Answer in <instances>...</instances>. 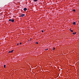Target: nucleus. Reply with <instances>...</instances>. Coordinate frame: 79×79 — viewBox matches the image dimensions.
<instances>
[{
	"mask_svg": "<svg viewBox=\"0 0 79 79\" xmlns=\"http://www.w3.org/2000/svg\"><path fill=\"white\" fill-rule=\"evenodd\" d=\"M9 21H10L11 23H13V22H15V20L12 19H10L9 20Z\"/></svg>",
	"mask_w": 79,
	"mask_h": 79,
	"instance_id": "nucleus-1",
	"label": "nucleus"
},
{
	"mask_svg": "<svg viewBox=\"0 0 79 79\" xmlns=\"http://www.w3.org/2000/svg\"><path fill=\"white\" fill-rule=\"evenodd\" d=\"M25 16V15L24 14H23L20 15V17H24V16Z\"/></svg>",
	"mask_w": 79,
	"mask_h": 79,
	"instance_id": "nucleus-2",
	"label": "nucleus"
},
{
	"mask_svg": "<svg viewBox=\"0 0 79 79\" xmlns=\"http://www.w3.org/2000/svg\"><path fill=\"white\" fill-rule=\"evenodd\" d=\"M23 10H24V11H26L27 10V8H25L23 9Z\"/></svg>",
	"mask_w": 79,
	"mask_h": 79,
	"instance_id": "nucleus-3",
	"label": "nucleus"
},
{
	"mask_svg": "<svg viewBox=\"0 0 79 79\" xmlns=\"http://www.w3.org/2000/svg\"><path fill=\"white\" fill-rule=\"evenodd\" d=\"M13 51H14V50H12L11 51H9V53H12V52H13Z\"/></svg>",
	"mask_w": 79,
	"mask_h": 79,
	"instance_id": "nucleus-4",
	"label": "nucleus"
},
{
	"mask_svg": "<svg viewBox=\"0 0 79 79\" xmlns=\"http://www.w3.org/2000/svg\"><path fill=\"white\" fill-rule=\"evenodd\" d=\"M76 34V32H75L74 33H73V34L74 35H75Z\"/></svg>",
	"mask_w": 79,
	"mask_h": 79,
	"instance_id": "nucleus-5",
	"label": "nucleus"
},
{
	"mask_svg": "<svg viewBox=\"0 0 79 79\" xmlns=\"http://www.w3.org/2000/svg\"><path fill=\"white\" fill-rule=\"evenodd\" d=\"M73 25H75L76 24V22H74L73 23Z\"/></svg>",
	"mask_w": 79,
	"mask_h": 79,
	"instance_id": "nucleus-6",
	"label": "nucleus"
},
{
	"mask_svg": "<svg viewBox=\"0 0 79 79\" xmlns=\"http://www.w3.org/2000/svg\"><path fill=\"white\" fill-rule=\"evenodd\" d=\"M73 11H74V12H76V10L74 9V10H73Z\"/></svg>",
	"mask_w": 79,
	"mask_h": 79,
	"instance_id": "nucleus-7",
	"label": "nucleus"
},
{
	"mask_svg": "<svg viewBox=\"0 0 79 79\" xmlns=\"http://www.w3.org/2000/svg\"><path fill=\"white\" fill-rule=\"evenodd\" d=\"M4 68H6V65H4Z\"/></svg>",
	"mask_w": 79,
	"mask_h": 79,
	"instance_id": "nucleus-8",
	"label": "nucleus"
},
{
	"mask_svg": "<svg viewBox=\"0 0 79 79\" xmlns=\"http://www.w3.org/2000/svg\"><path fill=\"white\" fill-rule=\"evenodd\" d=\"M70 30L71 32H73V31L71 30V28L70 29Z\"/></svg>",
	"mask_w": 79,
	"mask_h": 79,
	"instance_id": "nucleus-9",
	"label": "nucleus"
},
{
	"mask_svg": "<svg viewBox=\"0 0 79 79\" xmlns=\"http://www.w3.org/2000/svg\"><path fill=\"white\" fill-rule=\"evenodd\" d=\"M38 0H34V2H37Z\"/></svg>",
	"mask_w": 79,
	"mask_h": 79,
	"instance_id": "nucleus-10",
	"label": "nucleus"
},
{
	"mask_svg": "<svg viewBox=\"0 0 79 79\" xmlns=\"http://www.w3.org/2000/svg\"><path fill=\"white\" fill-rule=\"evenodd\" d=\"M35 44H39V43L36 42L35 43Z\"/></svg>",
	"mask_w": 79,
	"mask_h": 79,
	"instance_id": "nucleus-11",
	"label": "nucleus"
},
{
	"mask_svg": "<svg viewBox=\"0 0 79 79\" xmlns=\"http://www.w3.org/2000/svg\"><path fill=\"white\" fill-rule=\"evenodd\" d=\"M55 48H53L52 49V50H55Z\"/></svg>",
	"mask_w": 79,
	"mask_h": 79,
	"instance_id": "nucleus-12",
	"label": "nucleus"
},
{
	"mask_svg": "<svg viewBox=\"0 0 79 79\" xmlns=\"http://www.w3.org/2000/svg\"><path fill=\"white\" fill-rule=\"evenodd\" d=\"M48 50V49H45V50Z\"/></svg>",
	"mask_w": 79,
	"mask_h": 79,
	"instance_id": "nucleus-13",
	"label": "nucleus"
},
{
	"mask_svg": "<svg viewBox=\"0 0 79 79\" xmlns=\"http://www.w3.org/2000/svg\"><path fill=\"white\" fill-rule=\"evenodd\" d=\"M42 32H44V31L42 30Z\"/></svg>",
	"mask_w": 79,
	"mask_h": 79,
	"instance_id": "nucleus-14",
	"label": "nucleus"
},
{
	"mask_svg": "<svg viewBox=\"0 0 79 79\" xmlns=\"http://www.w3.org/2000/svg\"><path fill=\"white\" fill-rule=\"evenodd\" d=\"M21 44H22V43H20V45H21Z\"/></svg>",
	"mask_w": 79,
	"mask_h": 79,
	"instance_id": "nucleus-15",
	"label": "nucleus"
},
{
	"mask_svg": "<svg viewBox=\"0 0 79 79\" xmlns=\"http://www.w3.org/2000/svg\"><path fill=\"white\" fill-rule=\"evenodd\" d=\"M19 43L17 44V45H19Z\"/></svg>",
	"mask_w": 79,
	"mask_h": 79,
	"instance_id": "nucleus-16",
	"label": "nucleus"
},
{
	"mask_svg": "<svg viewBox=\"0 0 79 79\" xmlns=\"http://www.w3.org/2000/svg\"><path fill=\"white\" fill-rule=\"evenodd\" d=\"M30 41H31V40H29V42H30Z\"/></svg>",
	"mask_w": 79,
	"mask_h": 79,
	"instance_id": "nucleus-17",
	"label": "nucleus"
}]
</instances>
